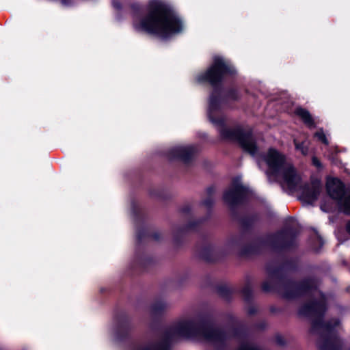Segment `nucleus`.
<instances>
[{"label":"nucleus","instance_id":"2","mask_svg":"<svg viewBox=\"0 0 350 350\" xmlns=\"http://www.w3.org/2000/svg\"><path fill=\"white\" fill-rule=\"evenodd\" d=\"M270 174L275 178L282 187L289 191L296 189L301 177L291 160L275 149L270 148L265 156Z\"/></svg>","mask_w":350,"mask_h":350},{"label":"nucleus","instance_id":"9","mask_svg":"<svg viewBox=\"0 0 350 350\" xmlns=\"http://www.w3.org/2000/svg\"><path fill=\"white\" fill-rule=\"evenodd\" d=\"M321 182L317 180L310 187L306 188L302 194L303 200L308 204H312L316 201L321 191Z\"/></svg>","mask_w":350,"mask_h":350},{"label":"nucleus","instance_id":"18","mask_svg":"<svg viewBox=\"0 0 350 350\" xmlns=\"http://www.w3.org/2000/svg\"><path fill=\"white\" fill-rule=\"evenodd\" d=\"M242 301L243 299H245L247 301H249L250 297L251 296V289L250 288H247L246 290L242 289Z\"/></svg>","mask_w":350,"mask_h":350},{"label":"nucleus","instance_id":"10","mask_svg":"<svg viewBox=\"0 0 350 350\" xmlns=\"http://www.w3.org/2000/svg\"><path fill=\"white\" fill-rule=\"evenodd\" d=\"M242 150L250 153L251 155L254 156L256 151L257 148L255 145L253 136L251 134H243L242 133Z\"/></svg>","mask_w":350,"mask_h":350},{"label":"nucleus","instance_id":"25","mask_svg":"<svg viewBox=\"0 0 350 350\" xmlns=\"http://www.w3.org/2000/svg\"><path fill=\"white\" fill-rule=\"evenodd\" d=\"M263 289H264L265 291H269V290H270V289H269V288H268V287L267 286L266 284H263Z\"/></svg>","mask_w":350,"mask_h":350},{"label":"nucleus","instance_id":"17","mask_svg":"<svg viewBox=\"0 0 350 350\" xmlns=\"http://www.w3.org/2000/svg\"><path fill=\"white\" fill-rule=\"evenodd\" d=\"M321 209L324 212H331L332 211V203L330 201L322 203Z\"/></svg>","mask_w":350,"mask_h":350},{"label":"nucleus","instance_id":"13","mask_svg":"<svg viewBox=\"0 0 350 350\" xmlns=\"http://www.w3.org/2000/svg\"><path fill=\"white\" fill-rule=\"evenodd\" d=\"M294 144L295 148L299 150L303 155H307L308 154L309 144L306 141L299 142L297 139H295Z\"/></svg>","mask_w":350,"mask_h":350},{"label":"nucleus","instance_id":"32","mask_svg":"<svg viewBox=\"0 0 350 350\" xmlns=\"http://www.w3.org/2000/svg\"><path fill=\"white\" fill-rule=\"evenodd\" d=\"M237 350H240V349H237Z\"/></svg>","mask_w":350,"mask_h":350},{"label":"nucleus","instance_id":"29","mask_svg":"<svg viewBox=\"0 0 350 350\" xmlns=\"http://www.w3.org/2000/svg\"><path fill=\"white\" fill-rule=\"evenodd\" d=\"M230 244H233L232 241H231L230 242Z\"/></svg>","mask_w":350,"mask_h":350},{"label":"nucleus","instance_id":"16","mask_svg":"<svg viewBox=\"0 0 350 350\" xmlns=\"http://www.w3.org/2000/svg\"><path fill=\"white\" fill-rule=\"evenodd\" d=\"M315 137H317L318 138L319 140H320L322 143L327 145L328 144V140L325 135V133H323V130H320L319 131H317L316 133H315Z\"/></svg>","mask_w":350,"mask_h":350},{"label":"nucleus","instance_id":"24","mask_svg":"<svg viewBox=\"0 0 350 350\" xmlns=\"http://www.w3.org/2000/svg\"><path fill=\"white\" fill-rule=\"evenodd\" d=\"M347 230L350 234V221L347 224Z\"/></svg>","mask_w":350,"mask_h":350},{"label":"nucleus","instance_id":"14","mask_svg":"<svg viewBox=\"0 0 350 350\" xmlns=\"http://www.w3.org/2000/svg\"><path fill=\"white\" fill-rule=\"evenodd\" d=\"M321 299L319 301L313 303L310 306V310L314 311V312H319L324 309L325 308V298L324 296L321 295Z\"/></svg>","mask_w":350,"mask_h":350},{"label":"nucleus","instance_id":"19","mask_svg":"<svg viewBox=\"0 0 350 350\" xmlns=\"http://www.w3.org/2000/svg\"><path fill=\"white\" fill-rule=\"evenodd\" d=\"M312 162L313 165H314L317 168H318V169L322 168L321 163L316 157H312Z\"/></svg>","mask_w":350,"mask_h":350},{"label":"nucleus","instance_id":"1","mask_svg":"<svg viewBox=\"0 0 350 350\" xmlns=\"http://www.w3.org/2000/svg\"><path fill=\"white\" fill-rule=\"evenodd\" d=\"M133 27L139 32H146L167 38L180 32L184 25L177 14L161 0H151L147 14H136Z\"/></svg>","mask_w":350,"mask_h":350},{"label":"nucleus","instance_id":"23","mask_svg":"<svg viewBox=\"0 0 350 350\" xmlns=\"http://www.w3.org/2000/svg\"><path fill=\"white\" fill-rule=\"evenodd\" d=\"M62 3L65 5H69L70 4V1H67V0H62Z\"/></svg>","mask_w":350,"mask_h":350},{"label":"nucleus","instance_id":"22","mask_svg":"<svg viewBox=\"0 0 350 350\" xmlns=\"http://www.w3.org/2000/svg\"><path fill=\"white\" fill-rule=\"evenodd\" d=\"M113 5L116 8H120V4L118 3L117 2H116L115 1H113Z\"/></svg>","mask_w":350,"mask_h":350},{"label":"nucleus","instance_id":"11","mask_svg":"<svg viewBox=\"0 0 350 350\" xmlns=\"http://www.w3.org/2000/svg\"><path fill=\"white\" fill-rule=\"evenodd\" d=\"M295 114L300 117L304 122L309 127L314 126V120L307 110L303 108H297L295 110Z\"/></svg>","mask_w":350,"mask_h":350},{"label":"nucleus","instance_id":"4","mask_svg":"<svg viewBox=\"0 0 350 350\" xmlns=\"http://www.w3.org/2000/svg\"><path fill=\"white\" fill-rule=\"evenodd\" d=\"M220 98L215 93L210 96L208 116L210 121L217 127L220 137L226 142L241 143V129L239 124L224 126V120L220 115Z\"/></svg>","mask_w":350,"mask_h":350},{"label":"nucleus","instance_id":"6","mask_svg":"<svg viewBox=\"0 0 350 350\" xmlns=\"http://www.w3.org/2000/svg\"><path fill=\"white\" fill-rule=\"evenodd\" d=\"M326 187L329 196L338 200L340 210L346 214H350V193L345 194L342 182L336 178H329Z\"/></svg>","mask_w":350,"mask_h":350},{"label":"nucleus","instance_id":"21","mask_svg":"<svg viewBox=\"0 0 350 350\" xmlns=\"http://www.w3.org/2000/svg\"><path fill=\"white\" fill-rule=\"evenodd\" d=\"M163 308H164V306L163 304L161 305V306H154V308H153V310L154 312H157V310H159L160 309H162Z\"/></svg>","mask_w":350,"mask_h":350},{"label":"nucleus","instance_id":"20","mask_svg":"<svg viewBox=\"0 0 350 350\" xmlns=\"http://www.w3.org/2000/svg\"><path fill=\"white\" fill-rule=\"evenodd\" d=\"M202 203L206 206H210L211 205L213 204V200L211 198H208V199L204 200Z\"/></svg>","mask_w":350,"mask_h":350},{"label":"nucleus","instance_id":"5","mask_svg":"<svg viewBox=\"0 0 350 350\" xmlns=\"http://www.w3.org/2000/svg\"><path fill=\"white\" fill-rule=\"evenodd\" d=\"M233 70L225 63L220 57H215L210 68L205 72L198 75L196 80L199 83L208 82L213 86L217 85L228 74Z\"/></svg>","mask_w":350,"mask_h":350},{"label":"nucleus","instance_id":"28","mask_svg":"<svg viewBox=\"0 0 350 350\" xmlns=\"http://www.w3.org/2000/svg\"><path fill=\"white\" fill-rule=\"evenodd\" d=\"M338 324V321L335 322V325H337Z\"/></svg>","mask_w":350,"mask_h":350},{"label":"nucleus","instance_id":"27","mask_svg":"<svg viewBox=\"0 0 350 350\" xmlns=\"http://www.w3.org/2000/svg\"><path fill=\"white\" fill-rule=\"evenodd\" d=\"M325 329H326V330H329V329H330V328H329V325H326V327H325Z\"/></svg>","mask_w":350,"mask_h":350},{"label":"nucleus","instance_id":"12","mask_svg":"<svg viewBox=\"0 0 350 350\" xmlns=\"http://www.w3.org/2000/svg\"><path fill=\"white\" fill-rule=\"evenodd\" d=\"M133 350H169L165 344H154L137 347Z\"/></svg>","mask_w":350,"mask_h":350},{"label":"nucleus","instance_id":"31","mask_svg":"<svg viewBox=\"0 0 350 350\" xmlns=\"http://www.w3.org/2000/svg\"><path fill=\"white\" fill-rule=\"evenodd\" d=\"M241 225H242V227H243V221H242Z\"/></svg>","mask_w":350,"mask_h":350},{"label":"nucleus","instance_id":"26","mask_svg":"<svg viewBox=\"0 0 350 350\" xmlns=\"http://www.w3.org/2000/svg\"><path fill=\"white\" fill-rule=\"evenodd\" d=\"M241 191H242V200H243V193H245V188L243 186H242Z\"/></svg>","mask_w":350,"mask_h":350},{"label":"nucleus","instance_id":"30","mask_svg":"<svg viewBox=\"0 0 350 350\" xmlns=\"http://www.w3.org/2000/svg\"><path fill=\"white\" fill-rule=\"evenodd\" d=\"M249 312H250V314H252V313H253L254 312H253V311H249Z\"/></svg>","mask_w":350,"mask_h":350},{"label":"nucleus","instance_id":"15","mask_svg":"<svg viewBox=\"0 0 350 350\" xmlns=\"http://www.w3.org/2000/svg\"><path fill=\"white\" fill-rule=\"evenodd\" d=\"M320 350H338V344L337 342L327 340L320 347Z\"/></svg>","mask_w":350,"mask_h":350},{"label":"nucleus","instance_id":"3","mask_svg":"<svg viewBox=\"0 0 350 350\" xmlns=\"http://www.w3.org/2000/svg\"><path fill=\"white\" fill-rule=\"evenodd\" d=\"M175 332L187 338H194L208 342H217L224 339V334L215 329L201 316L195 315L180 319Z\"/></svg>","mask_w":350,"mask_h":350},{"label":"nucleus","instance_id":"8","mask_svg":"<svg viewBox=\"0 0 350 350\" xmlns=\"http://www.w3.org/2000/svg\"><path fill=\"white\" fill-rule=\"evenodd\" d=\"M197 151V148L193 146H178L174 147L170 150L169 158L170 159H178L186 162Z\"/></svg>","mask_w":350,"mask_h":350},{"label":"nucleus","instance_id":"7","mask_svg":"<svg viewBox=\"0 0 350 350\" xmlns=\"http://www.w3.org/2000/svg\"><path fill=\"white\" fill-rule=\"evenodd\" d=\"M224 200L232 211L239 206L241 201V179L239 177L232 180L224 193Z\"/></svg>","mask_w":350,"mask_h":350}]
</instances>
